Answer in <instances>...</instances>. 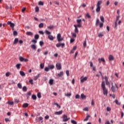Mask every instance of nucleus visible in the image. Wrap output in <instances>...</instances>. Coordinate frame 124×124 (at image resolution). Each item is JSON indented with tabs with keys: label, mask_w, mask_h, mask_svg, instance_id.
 <instances>
[{
	"label": "nucleus",
	"mask_w": 124,
	"mask_h": 124,
	"mask_svg": "<svg viewBox=\"0 0 124 124\" xmlns=\"http://www.w3.org/2000/svg\"><path fill=\"white\" fill-rule=\"evenodd\" d=\"M108 59L109 61H112L114 60V57L112 55H110L109 56H108Z\"/></svg>",
	"instance_id": "obj_19"
},
{
	"label": "nucleus",
	"mask_w": 124,
	"mask_h": 124,
	"mask_svg": "<svg viewBox=\"0 0 124 124\" xmlns=\"http://www.w3.org/2000/svg\"><path fill=\"white\" fill-rule=\"evenodd\" d=\"M7 104H9V105H13V104H14V102L11 101H8L7 102Z\"/></svg>",
	"instance_id": "obj_26"
},
{
	"label": "nucleus",
	"mask_w": 124,
	"mask_h": 124,
	"mask_svg": "<svg viewBox=\"0 0 124 124\" xmlns=\"http://www.w3.org/2000/svg\"><path fill=\"white\" fill-rule=\"evenodd\" d=\"M18 41H19L18 38H15V40H14V42H13V44L15 45V44H17V43L18 42Z\"/></svg>",
	"instance_id": "obj_15"
},
{
	"label": "nucleus",
	"mask_w": 124,
	"mask_h": 124,
	"mask_svg": "<svg viewBox=\"0 0 124 124\" xmlns=\"http://www.w3.org/2000/svg\"><path fill=\"white\" fill-rule=\"evenodd\" d=\"M72 35L73 36H74L75 37H76V36H77V35L75 33H72Z\"/></svg>",
	"instance_id": "obj_59"
},
{
	"label": "nucleus",
	"mask_w": 124,
	"mask_h": 124,
	"mask_svg": "<svg viewBox=\"0 0 124 124\" xmlns=\"http://www.w3.org/2000/svg\"><path fill=\"white\" fill-rule=\"evenodd\" d=\"M53 83H54V80L52 79H50L49 80V85H50V86H52V85H53Z\"/></svg>",
	"instance_id": "obj_16"
},
{
	"label": "nucleus",
	"mask_w": 124,
	"mask_h": 124,
	"mask_svg": "<svg viewBox=\"0 0 124 124\" xmlns=\"http://www.w3.org/2000/svg\"><path fill=\"white\" fill-rule=\"evenodd\" d=\"M21 65V64L20 63H17L16 65V67L17 69H19L21 67H20V66Z\"/></svg>",
	"instance_id": "obj_25"
},
{
	"label": "nucleus",
	"mask_w": 124,
	"mask_h": 124,
	"mask_svg": "<svg viewBox=\"0 0 124 124\" xmlns=\"http://www.w3.org/2000/svg\"><path fill=\"white\" fill-rule=\"evenodd\" d=\"M39 38V35L38 34H36L34 35V39L35 40H38Z\"/></svg>",
	"instance_id": "obj_37"
},
{
	"label": "nucleus",
	"mask_w": 124,
	"mask_h": 124,
	"mask_svg": "<svg viewBox=\"0 0 124 124\" xmlns=\"http://www.w3.org/2000/svg\"><path fill=\"white\" fill-rule=\"evenodd\" d=\"M40 76V74H38L37 76L34 77V79L33 80H34V81H36L37 79H38V78H39Z\"/></svg>",
	"instance_id": "obj_13"
},
{
	"label": "nucleus",
	"mask_w": 124,
	"mask_h": 124,
	"mask_svg": "<svg viewBox=\"0 0 124 124\" xmlns=\"http://www.w3.org/2000/svg\"><path fill=\"white\" fill-rule=\"evenodd\" d=\"M100 20L102 21V22L104 23L105 20H104V17H103V16H100Z\"/></svg>",
	"instance_id": "obj_33"
},
{
	"label": "nucleus",
	"mask_w": 124,
	"mask_h": 124,
	"mask_svg": "<svg viewBox=\"0 0 124 124\" xmlns=\"http://www.w3.org/2000/svg\"><path fill=\"white\" fill-rule=\"evenodd\" d=\"M54 105H56L57 107H58V108H59V109H60V108H61V106H60L58 103H55L54 104Z\"/></svg>",
	"instance_id": "obj_39"
},
{
	"label": "nucleus",
	"mask_w": 124,
	"mask_h": 124,
	"mask_svg": "<svg viewBox=\"0 0 124 124\" xmlns=\"http://www.w3.org/2000/svg\"><path fill=\"white\" fill-rule=\"evenodd\" d=\"M87 80H88V78L87 77H85V78H83V77H81L80 78L81 83H84V82L87 81Z\"/></svg>",
	"instance_id": "obj_9"
},
{
	"label": "nucleus",
	"mask_w": 124,
	"mask_h": 124,
	"mask_svg": "<svg viewBox=\"0 0 124 124\" xmlns=\"http://www.w3.org/2000/svg\"><path fill=\"white\" fill-rule=\"evenodd\" d=\"M71 123L72 124H77V122L76 121H74V120H71Z\"/></svg>",
	"instance_id": "obj_44"
},
{
	"label": "nucleus",
	"mask_w": 124,
	"mask_h": 124,
	"mask_svg": "<svg viewBox=\"0 0 124 124\" xmlns=\"http://www.w3.org/2000/svg\"><path fill=\"white\" fill-rule=\"evenodd\" d=\"M66 74L67 76H69V70H67L66 71Z\"/></svg>",
	"instance_id": "obj_56"
},
{
	"label": "nucleus",
	"mask_w": 124,
	"mask_h": 124,
	"mask_svg": "<svg viewBox=\"0 0 124 124\" xmlns=\"http://www.w3.org/2000/svg\"><path fill=\"white\" fill-rule=\"evenodd\" d=\"M28 106L29 104L28 103H24L22 105L23 108H27V107H28Z\"/></svg>",
	"instance_id": "obj_21"
},
{
	"label": "nucleus",
	"mask_w": 124,
	"mask_h": 124,
	"mask_svg": "<svg viewBox=\"0 0 124 124\" xmlns=\"http://www.w3.org/2000/svg\"><path fill=\"white\" fill-rule=\"evenodd\" d=\"M84 111H89V108H85L84 109H83Z\"/></svg>",
	"instance_id": "obj_61"
},
{
	"label": "nucleus",
	"mask_w": 124,
	"mask_h": 124,
	"mask_svg": "<svg viewBox=\"0 0 124 124\" xmlns=\"http://www.w3.org/2000/svg\"><path fill=\"white\" fill-rule=\"evenodd\" d=\"M119 18H120V16L118 15V16H117V17H116V21L117 22L118 20L119 19Z\"/></svg>",
	"instance_id": "obj_62"
},
{
	"label": "nucleus",
	"mask_w": 124,
	"mask_h": 124,
	"mask_svg": "<svg viewBox=\"0 0 124 124\" xmlns=\"http://www.w3.org/2000/svg\"><path fill=\"white\" fill-rule=\"evenodd\" d=\"M39 44L40 46H42L44 44V43L43 41H40Z\"/></svg>",
	"instance_id": "obj_48"
},
{
	"label": "nucleus",
	"mask_w": 124,
	"mask_h": 124,
	"mask_svg": "<svg viewBox=\"0 0 124 124\" xmlns=\"http://www.w3.org/2000/svg\"><path fill=\"white\" fill-rule=\"evenodd\" d=\"M26 34L27 35H29V36H32L33 35V33L31 32V31H28L26 33Z\"/></svg>",
	"instance_id": "obj_20"
},
{
	"label": "nucleus",
	"mask_w": 124,
	"mask_h": 124,
	"mask_svg": "<svg viewBox=\"0 0 124 124\" xmlns=\"http://www.w3.org/2000/svg\"><path fill=\"white\" fill-rule=\"evenodd\" d=\"M49 70V67H46L45 68V71H46V72H48Z\"/></svg>",
	"instance_id": "obj_43"
},
{
	"label": "nucleus",
	"mask_w": 124,
	"mask_h": 124,
	"mask_svg": "<svg viewBox=\"0 0 124 124\" xmlns=\"http://www.w3.org/2000/svg\"><path fill=\"white\" fill-rule=\"evenodd\" d=\"M74 26L75 28V32L76 33H78V28H77V25H74Z\"/></svg>",
	"instance_id": "obj_23"
},
{
	"label": "nucleus",
	"mask_w": 124,
	"mask_h": 124,
	"mask_svg": "<svg viewBox=\"0 0 124 124\" xmlns=\"http://www.w3.org/2000/svg\"><path fill=\"white\" fill-rule=\"evenodd\" d=\"M44 24L43 23H41L40 24H39V27L40 28H42L44 27Z\"/></svg>",
	"instance_id": "obj_29"
},
{
	"label": "nucleus",
	"mask_w": 124,
	"mask_h": 124,
	"mask_svg": "<svg viewBox=\"0 0 124 124\" xmlns=\"http://www.w3.org/2000/svg\"><path fill=\"white\" fill-rule=\"evenodd\" d=\"M38 119H39V122H40V121H42V120H43V117H39L38 118H37L36 119V120H37Z\"/></svg>",
	"instance_id": "obj_36"
},
{
	"label": "nucleus",
	"mask_w": 124,
	"mask_h": 124,
	"mask_svg": "<svg viewBox=\"0 0 124 124\" xmlns=\"http://www.w3.org/2000/svg\"><path fill=\"white\" fill-rule=\"evenodd\" d=\"M7 24L9 25L10 27L13 28V30H14V27L15 26V24L14 23H12L11 21H8Z\"/></svg>",
	"instance_id": "obj_10"
},
{
	"label": "nucleus",
	"mask_w": 124,
	"mask_h": 124,
	"mask_svg": "<svg viewBox=\"0 0 124 124\" xmlns=\"http://www.w3.org/2000/svg\"><path fill=\"white\" fill-rule=\"evenodd\" d=\"M98 37H102L104 35H103V33H102V32H101V33H99L98 34Z\"/></svg>",
	"instance_id": "obj_38"
},
{
	"label": "nucleus",
	"mask_w": 124,
	"mask_h": 124,
	"mask_svg": "<svg viewBox=\"0 0 124 124\" xmlns=\"http://www.w3.org/2000/svg\"><path fill=\"white\" fill-rule=\"evenodd\" d=\"M99 24V19L97 18L96 19V25H98Z\"/></svg>",
	"instance_id": "obj_54"
},
{
	"label": "nucleus",
	"mask_w": 124,
	"mask_h": 124,
	"mask_svg": "<svg viewBox=\"0 0 124 124\" xmlns=\"http://www.w3.org/2000/svg\"><path fill=\"white\" fill-rule=\"evenodd\" d=\"M38 4H39V5H44V3H43V2H42V1H39V2H38Z\"/></svg>",
	"instance_id": "obj_51"
},
{
	"label": "nucleus",
	"mask_w": 124,
	"mask_h": 124,
	"mask_svg": "<svg viewBox=\"0 0 124 124\" xmlns=\"http://www.w3.org/2000/svg\"><path fill=\"white\" fill-rule=\"evenodd\" d=\"M101 87L102 90H103V93H108V90H107V89H106V87H105V82L102 81Z\"/></svg>",
	"instance_id": "obj_2"
},
{
	"label": "nucleus",
	"mask_w": 124,
	"mask_h": 124,
	"mask_svg": "<svg viewBox=\"0 0 124 124\" xmlns=\"http://www.w3.org/2000/svg\"><path fill=\"white\" fill-rule=\"evenodd\" d=\"M83 46L84 47H85L86 46H87V39H85V41L83 43Z\"/></svg>",
	"instance_id": "obj_27"
},
{
	"label": "nucleus",
	"mask_w": 124,
	"mask_h": 124,
	"mask_svg": "<svg viewBox=\"0 0 124 124\" xmlns=\"http://www.w3.org/2000/svg\"><path fill=\"white\" fill-rule=\"evenodd\" d=\"M35 12L37 13V12H39V8L38 6H36L35 8Z\"/></svg>",
	"instance_id": "obj_35"
},
{
	"label": "nucleus",
	"mask_w": 124,
	"mask_h": 124,
	"mask_svg": "<svg viewBox=\"0 0 124 124\" xmlns=\"http://www.w3.org/2000/svg\"><path fill=\"white\" fill-rule=\"evenodd\" d=\"M105 79L107 86H109V81L108 80V78L107 77H105Z\"/></svg>",
	"instance_id": "obj_11"
},
{
	"label": "nucleus",
	"mask_w": 124,
	"mask_h": 124,
	"mask_svg": "<svg viewBox=\"0 0 124 124\" xmlns=\"http://www.w3.org/2000/svg\"><path fill=\"white\" fill-rule=\"evenodd\" d=\"M77 23L78 25H77V27L81 28L82 27V19H77Z\"/></svg>",
	"instance_id": "obj_4"
},
{
	"label": "nucleus",
	"mask_w": 124,
	"mask_h": 124,
	"mask_svg": "<svg viewBox=\"0 0 124 124\" xmlns=\"http://www.w3.org/2000/svg\"><path fill=\"white\" fill-rule=\"evenodd\" d=\"M31 48H32L33 49H36V46L35 45H31Z\"/></svg>",
	"instance_id": "obj_32"
},
{
	"label": "nucleus",
	"mask_w": 124,
	"mask_h": 124,
	"mask_svg": "<svg viewBox=\"0 0 124 124\" xmlns=\"http://www.w3.org/2000/svg\"><path fill=\"white\" fill-rule=\"evenodd\" d=\"M13 34L15 36H16L17 35V32L16 31H14L13 32Z\"/></svg>",
	"instance_id": "obj_53"
},
{
	"label": "nucleus",
	"mask_w": 124,
	"mask_h": 124,
	"mask_svg": "<svg viewBox=\"0 0 124 124\" xmlns=\"http://www.w3.org/2000/svg\"><path fill=\"white\" fill-rule=\"evenodd\" d=\"M19 73L21 76H25V74L24 72L21 71H20Z\"/></svg>",
	"instance_id": "obj_30"
},
{
	"label": "nucleus",
	"mask_w": 124,
	"mask_h": 124,
	"mask_svg": "<svg viewBox=\"0 0 124 124\" xmlns=\"http://www.w3.org/2000/svg\"><path fill=\"white\" fill-rule=\"evenodd\" d=\"M5 76L6 77H9V76H10V73L9 72H7L5 74Z\"/></svg>",
	"instance_id": "obj_49"
},
{
	"label": "nucleus",
	"mask_w": 124,
	"mask_h": 124,
	"mask_svg": "<svg viewBox=\"0 0 124 124\" xmlns=\"http://www.w3.org/2000/svg\"><path fill=\"white\" fill-rule=\"evenodd\" d=\"M17 87H18L19 89H22V84H21V83H18V84H17Z\"/></svg>",
	"instance_id": "obj_34"
},
{
	"label": "nucleus",
	"mask_w": 124,
	"mask_h": 124,
	"mask_svg": "<svg viewBox=\"0 0 124 124\" xmlns=\"http://www.w3.org/2000/svg\"><path fill=\"white\" fill-rule=\"evenodd\" d=\"M62 110L56 111L55 112V115H62Z\"/></svg>",
	"instance_id": "obj_14"
},
{
	"label": "nucleus",
	"mask_w": 124,
	"mask_h": 124,
	"mask_svg": "<svg viewBox=\"0 0 124 124\" xmlns=\"http://www.w3.org/2000/svg\"><path fill=\"white\" fill-rule=\"evenodd\" d=\"M115 102L116 104H117L118 105H120V104L119 103L118 100H116L115 101Z\"/></svg>",
	"instance_id": "obj_57"
},
{
	"label": "nucleus",
	"mask_w": 124,
	"mask_h": 124,
	"mask_svg": "<svg viewBox=\"0 0 124 124\" xmlns=\"http://www.w3.org/2000/svg\"><path fill=\"white\" fill-rule=\"evenodd\" d=\"M48 67L49 69H53L55 68V66L53 65H49Z\"/></svg>",
	"instance_id": "obj_22"
},
{
	"label": "nucleus",
	"mask_w": 124,
	"mask_h": 124,
	"mask_svg": "<svg viewBox=\"0 0 124 124\" xmlns=\"http://www.w3.org/2000/svg\"><path fill=\"white\" fill-rule=\"evenodd\" d=\"M56 67L58 70H61L62 69L61 63L60 62L57 63L56 64Z\"/></svg>",
	"instance_id": "obj_7"
},
{
	"label": "nucleus",
	"mask_w": 124,
	"mask_h": 124,
	"mask_svg": "<svg viewBox=\"0 0 124 124\" xmlns=\"http://www.w3.org/2000/svg\"><path fill=\"white\" fill-rule=\"evenodd\" d=\"M102 3V1L101 0L98 1L96 4V12L97 13H99L100 12V9H101V7H100V5Z\"/></svg>",
	"instance_id": "obj_3"
},
{
	"label": "nucleus",
	"mask_w": 124,
	"mask_h": 124,
	"mask_svg": "<svg viewBox=\"0 0 124 124\" xmlns=\"http://www.w3.org/2000/svg\"><path fill=\"white\" fill-rule=\"evenodd\" d=\"M98 61L99 63H101V61L103 62H105V60L103 58H102L101 59L99 58L98 59Z\"/></svg>",
	"instance_id": "obj_17"
},
{
	"label": "nucleus",
	"mask_w": 124,
	"mask_h": 124,
	"mask_svg": "<svg viewBox=\"0 0 124 124\" xmlns=\"http://www.w3.org/2000/svg\"><path fill=\"white\" fill-rule=\"evenodd\" d=\"M47 28L52 30V29L54 28V26L53 25L49 26L47 27Z\"/></svg>",
	"instance_id": "obj_41"
},
{
	"label": "nucleus",
	"mask_w": 124,
	"mask_h": 124,
	"mask_svg": "<svg viewBox=\"0 0 124 124\" xmlns=\"http://www.w3.org/2000/svg\"><path fill=\"white\" fill-rule=\"evenodd\" d=\"M65 96H67L68 97H69V96H71V93H67L65 94Z\"/></svg>",
	"instance_id": "obj_47"
},
{
	"label": "nucleus",
	"mask_w": 124,
	"mask_h": 124,
	"mask_svg": "<svg viewBox=\"0 0 124 124\" xmlns=\"http://www.w3.org/2000/svg\"><path fill=\"white\" fill-rule=\"evenodd\" d=\"M44 65L43 64V63H41L40 64V68H41V69H43L44 68Z\"/></svg>",
	"instance_id": "obj_52"
},
{
	"label": "nucleus",
	"mask_w": 124,
	"mask_h": 124,
	"mask_svg": "<svg viewBox=\"0 0 124 124\" xmlns=\"http://www.w3.org/2000/svg\"><path fill=\"white\" fill-rule=\"evenodd\" d=\"M110 96H112L113 98H115V95L114 94H110Z\"/></svg>",
	"instance_id": "obj_58"
},
{
	"label": "nucleus",
	"mask_w": 124,
	"mask_h": 124,
	"mask_svg": "<svg viewBox=\"0 0 124 124\" xmlns=\"http://www.w3.org/2000/svg\"><path fill=\"white\" fill-rule=\"evenodd\" d=\"M107 111H111V108H109V107H108L107 108Z\"/></svg>",
	"instance_id": "obj_60"
},
{
	"label": "nucleus",
	"mask_w": 124,
	"mask_h": 124,
	"mask_svg": "<svg viewBox=\"0 0 124 124\" xmlns=\"http://www.w3.org/2000/svg\"><path fill=\"white\" fill-rule=\"evenodd\" d=\"M31 97L32 99H33V100H36L37 99V96L36 95H34V94L32 95Z\"/></svg>",
	"instance_id": "obj_24"
},
{
	"label": "nucleus",
	"mask_w": 124,
	"mask_h": 124,
	"mask_svg": "<svg viewBox=\"0 0 124 124\" xmlns=\"http://www.w3.org/2000/svg\"><path fill=\"white\" fill-rule=\"evenodd\" d=\"M111 90L113 93H115L116 91L118 90V86L117 84L115 83H113V82H111Z\"/></svg>",
	"instance_id": "obj_1"
},
{
	"label": "nucleus",
	"mask_w": 124,
	"mask_h": 124,
	"mask_svg": "<svg viewBox=\"0 0 124 124\" xmlns=\"http://www.w3.org/2000/svg\"><path fill=\"white\" fill-rule=\"evenodd\" d=\"M24 58L22 57H19V60L21 62H24Z\"/></svg>",
	"instance_id": "obj_45"
},
{
	"label": "nucleus",
	"mask_w": 124,
	"mask_h": 124,
	"mask_svg": "<svg viewBox=\"0 0 124 124\" xmlns=\"http://www.w3.org/2000/svg\"><path fill=\"white\" fill-rule=\"evenodd\" d=\"M5 121L6 123H8V122H10V121L9 118H5Z\"/></svg>",
	"instance_id": "obj_46"
},
{
	"label": "nucleus",
	"mask_w": 124,
	"mask_h": 124,
	"mask_svg": "<svg viewBox=\"0 0 124 124\" xmlns=\"http://www.w3.org/2000/svg\"><path fill=\"white\" fill-rule=\"evenodd\" d=\"M30 83L31 84L33 85V79H30L29 80Z\"/></svg>",
	"instance_id": "obj_50"
},
{
	"label": "nucleus",
	"mask_w": 124,
	"mask_h": 124,
	"mask_svg": "<svg viewBox=\"0 0 124 124\" xmlns=\"http://www.w3.org/2000/svg\"><path fill=\"white\" fill-rule=\"evenodd\" d=\"M103 27V22H101L100 23V28H102Z\"/></svg>",
	"instance_id": "obj_55"
},
{
	"label": "nucleus",
	"mask_w": 124,
	"mask_h": 124,
	"mask_svg": "<svg viewBox=\"0 0 124 124\" xmlns=\"http://www.w3.org/2000/svg\"><path fill=\"white\" fill-rule=\"evenodd\" d=\"M64 43H58L56 45L57 47H62V48H63L64 47Z\"/></svg>",
	"instance_id": "obj_8"
},
{
	"label": "nucleus",
	"mask_w": 124,
	"mask_h": 124,
	"mask_svg": "<svg viewBox=\"0 0 124 124\" xmlns=\"http://www.w3.org/2000/svg\"><path fill=\"white\" fill-rule=\"evenodd\" d=\"M73 42H74V39H73V38H71V39H70V43H73Z\"/></svg>",
	"instance_id": "obj_63"
},
{
	"label": "nucleus",
	"mask_w": 124,
	"mask_h": 124,
	"mask_svg": "<svg viewBox=\"0 0 124 124\" xmlns=\"http://www.w3.org/2000/svg\"><path fill=\"white\" fill-rule=\"evenodd\" d=\"M46 34L50 35L51 32L47 30H46L45 32Z\"/></svg>",
	"instance_id": "obj_42"
},
{
	"label": "nucleus",
	"mask_w": 124,
	"mask_h": 124,
	"mask_svg": "<svg viewBox=\"0 0 124 124\" xmlns=\"http://www.w3.org/2000/svg\"><path fill=\"white\" fill-rule=\"evenodd\" d=\"M62 122H66L69 120V118H67V116H66L65 114H64L62 116Z\"/></svg>",
	"instance_id": "obj_6"
},
{
	"label": "nucleus",
	"mask_w": 124,
	"mask_h": 124,
	"mask_svg": "<svg viewBox=\"0 0 124 124\" xmlns=\"http://www.w3.org/2000/svg\"><path fill=\"white\" fill-rule=\"evenodd\" d=\"M90 115H87L86 117V118H85V119L84 120V122H86V121H88V120H89V118H90Z\"/></svg>",
	"instance_id": "obj_28"
},
{
	"label": "nucleus",
	"mask_w": 124,
	"mask_h": 124,
	"mask_svg": "<svg viewBox=\"0 0 124 124\" xmlns=\"http://www.w3.org/2000/svg\"><path fill=\"white\" fill-rule=\"evenodd\" d=\"M57 39L58 42H61L63 40V38L62 37V35L61 33H58L57 35Z\"/></svg>",
	"instance_id": "obj_5"
},
{
	"label": "nucleus",
	"mask_w": 124,
	"mask_h": 124,
	"mask_svg": "<svg viewBox=\"0 0 124 124\" xmlns=\"http://www.w3.org/2000/svg\"><path fill=\"white\" fill-rule=\"evenodd\" d=\"M63 75V72H61L60 73L57 74L56 75V76L57 77L60 78V77H62V76Z\"/></svg>",
	"instance_id": "obj_12"
},
{
	"label": "nucleus",
	"mask_w": 124,
	"mask_h": 124,
	"mask_svg": "<svg viewBox=\"0 0 124 124\" xmlns=\"http://www.w3.org/2000/svg\"><path fill=\"white\" fill-rule=\"evenodd\" d=\"M48 38L49 39H50L51 41H53L54 40V37L51 35H48Z\"/></svg>",
	"instance_id": "obj_18"
},
{
	"label": "nucleus",
	"mask_w": 124,
	"mask_h": 124,
	"mask_svg": "<svg viewBox=\"0 0 124 124\" xmlns=\"http://www.w3.org/2000/svg\"><path fill=\"white\" fill-rule=\"evenodd\" d=\"M81 97L82 98V99H86L87 97L84 94H81Z\"/></svg>",
	"instance_id": "obj_31"
},
{
	"label": "nucleus",
	"mask_w": 124,
	"mask_h": 124,
	"mask_svg": "<svg viewBox=\"0 0 124 124\" xmlns=\"http://www.w3.org/2000/svg\"><path fill=\"white\" fill-rule=\"evenodd\" d=\"M87 17H88L89 18H91V16H90V14H86V16Z\"/></svg>",
	"instance_id": "obj_64"
},
{
	"label": "nucleus",
	"mask_w": 124,
	"mask_h": 124,
	"mask_svg": "<svg viewBox=\"0 0 124 124\" xmlns=\"http://www.w3.org/2000/svg\"><path fill=\"white\" fill-rule=\"evenodd\" d=\"M22 90H23V92H26L27 91V87L26 86H24L22 88Z\"/></svg>",
	"instance_id": "obj_40"
}]
</instances>
